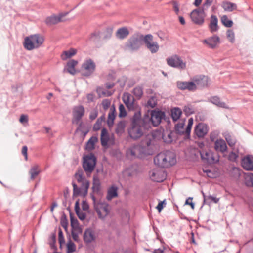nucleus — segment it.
<instances>
[{
	"label": "nucleus",
	"mask_w": 253,
	"mask_h": 253,
	"mask_svg": "<svg viewBox=\"0 0 253 253\" xmlns=\"http://www.w3.org/2000/svg\"><path fill=\"white\" fill-rule=\"evenodd\" d=\"M154 162L155 165L160 167H169L176 163L175 155L171 151H163L155 156Z\"/></svg>",
	"instance_id": "obj_2"
},
{
	"label": "nucleus",
	"mask_w": 253,
	"mask_h": 253,
	"mask_svg": "<svg viewBox=\"0 0 253 253\" xmlns=\"http://www.w3.org/2000/svg\"><path fill=\"white\" fill-rule=\"evenodd\" d=\"M226 36L228 41L233 43L235 42V34L231 29H228L226 32Z\"/></svg>",
	"instance_id": "obj_44"
},
{
	"label": "nucleus",
	"mask_w": 253,
	"mask_h": 253,
	"mask_svg": "<svg viewBox=\"0 0 253 253\" xmlns=\"http://www.w3.org/2000/svg\"><path fill=\"white\" fill-rule=\"evenodd\" d=\"M185 120H180L175 126V131L179 134L185 133V130L184 129Z\"/></svg>",
	"instance_id": "obj_39"
},
{
	"label": "nucleus",
	"mask_w": 253,
	"mask_h": 253,
	"mask_svg": "<svg viewBox=\"0 0 253 253\" xmlns=\"http://www.w3.org/2000/svg\"><path fill=\"white\" fill-rule=\"evenodd\" d=\"M19 121L23 124L24 123H27L28 122V116L24 114L21 115L19 119Z\"/></svg>",
	"instance_id": "obj_59"
},
{
	"label": "nucleus",
	"mask_w": 253,
	"mask_h": 253,
	"mask_svg": "<svg viewBox=\"0 0 253 253\" xmlns=\"http://www.w3.org/2000/svg\"><path fill=\"white\" fill-rule=\"evenodd\" d=\"M166 177V174L163 169H154L150 174L151 179L158 182L163 181Z\"/></svg>",
	"instance_id": "obj_16"
},
{
	"label": "nucleus",
	"mask_w": 253,
	"mask_h": 253,
	"mask_svg": "<svg viewBox=\"0 0 253 253\" xmlns=\"http://www.w3.org/2000/svg\"><path fill=\"white\" fill-rule=\"evenodd\" d=\"M143 35L137 34L131 37L125 45V49L130 51L137 50L141 46L143 41Z\"/></svg>",
	"instance_id": "obj_6"
},
{
	"label": "nucleus",
	"mask_w": 253,
	"mask_h": 253,
	"mask_svg": "<svg viewBox=\"0 0 253 253\" xmlns=\"http://www.w3.org/2000/svg\"><path fill=\"white\" fill-rule=\"evenodd\" d=\"M219 135L218 132L216 131H212L210 134V140L212 142H215V141L218 139Z\"/></svg>",
	"instance_id": "obj_56"
},
{
	"label": "nucleus",
	"mask_w": 253,
	"mask_h": 253,
	"mask_svg": "<svg viewBox=\"0 0 253 253\" xmlns=\"http://www.w3.org/2000/svg\"><path fill=\"white\" fill-rule=\"evenodd\" d=\"M214 148L216 151L223 153L226 151L227 147L225 141L222 139H219L215 141Z\"/></svg>",
	"instance_id": "obj_24"
},
{
	"label": "nucleus",
	"mask_w": 253,
	"mask_h": 253,
	"mask_svg": "<svg viewBox=\"0 0 253 253\" xmlns=\"http://www.w3.org/2000/svg\"><path fill=\"white\" fill-rule=\"evenodd\" d=\"M27 147L26 146H24L22 147V154L24 156L25 159L27 160L28 155H27Z\"/></svg>",
	"instance_id": "obj_63"
},
{
	"label": "nucleus",
	"mask_w": 253,
	"mask_h": 253,
	"mask_svg": "<svg viewBox=\"0 0 253 253\" xmlns=\"http://www.w3.org/2000/svg\"><path fill=\"white\" fill-rule=\"evenodd\" d=\"M225 138L230 146L232 147L235 144V139L232 137L230 135L226 134L225 135Z\"/></svg>",
	"instance_id": "obj_47"
},
{
	"label": "nucleus",
	"mask_w": 253,
	"mask_h": 253,
	"mask_svg": "<svg viewBox=\"0 0 253 253\" xmlns=\"http://www.w3.org/2000/svg\"><path fill=\"white\" fill-rule=\"evenodd\" d=\"M184 112L187 115H189L194 113V110L189 106H185L184 109Z\"/></svg>",
	"instance_id": "obj_60"
},
{
	"label": "nucleus",
	"mask_w": 253,
	"mask_h": 253,
	"mask_svg": "<svg viewBox=\"0 0 253 253\" xmlns=\"http://www.w3.org/2000/svg\"><path fill=\"white\" fill-rule=\"evenodd\" d=\"M238 157V155L237 153L235 152H231L230 153L228 156V160L232 161L235 162Z\"/></svg>",
	"instance_id": "obj_57"
},
{
	"label": "nucleus",
	"mask_w": 253,
	"mask_h": 253,
	"mask_svg": "<svg viewBox=\"0 0 253 253\" xmlns=\"http://www.w3.org/2000/svg\"><path fill=\"white\" fill-rule=\"evenodd\" d=\"M190 17L194 23L202 25L204 22V12L203 10L194 9L191 12Z\"/></svg>",
	"instance_id": "obj_14"
},
{
	"label": "nucleus",
	"mask_w": 253,
	"mask_h": 253,
	"mask_svg": "<svg viewBox=\"0 0 253 253\" xmlns=\"http://www.w3.org/2000/svg\"><path fill=\"white\" fill-rule=\"evenodd\" d=\"M129 34V31L126 27H122L117 30L116 36L118 39H124Z\"/></svg>",
	"instance_id": "obj_32"
},
{
	"label": "nucleus",
	"mask_w": 253,
	"mask_h": 253,
	"mask_svg": "<svg viewBox=\"0 0 253 253\" xmlns=\"http://www.w3.org/2000/svg\"><path fill=\"white\" fill-rule=\"evenodd\" d=\"M192 81L195 85V90L207 86L208 85V78L205 76L195 77Z\"/></svg>",
	"instance_id": "obj_18"
},
{
	"label": "nucleus",
	"mask_w": 253,
	"mask_h": 253,
	"mask_svg": "<svg viewBox=\"0 0 253 253\" xmlns=\"http://www.w3.org/2000/svg\"><path fill=\"white\" fill-rule=\"evenodd\" d=\"M98 115V110L97 108H95L93 109L92 111H91L90 115H89V118L91 120H94Z\"/></svg>",
	"instance_id": "obj_58"
},
{
	"label": "nucleus",
	"mask_w": 253,
	"mask_h": 253,
	"mask_svg": "<svg viewBox=\"0 0 253 253\" xmlns=\"http://www.w3.org/2000/svg\"><path fill=\"white\" fill-rule=\"evenodd\" d=\"M39 172L40 170L38 166L35 165L32 167L30 170L31 179H34L38 175Z\"/></svg>",
	"instance_id": "obj_43"
},
{
	"label": "nucleus",
	"mask_w": 253,
	"mask_h": 253,
	"mask_svg": "<svg viewBox=\"0 0 253 253\" xmlns=\"http://www.w3.org/2000/svg\"><path fill=\"white\" fill-rule=\"evenodd\" d=\"M133 93L137 98H140L143 94V89L140 86H137L133 89Z\"/></svg>",
	"instance_id": "obj_46"
},
{
	"label": "nucleus",
	"mask_w": 253,
	"mask_h": 253,
	"mask_svg": "<svg viewBox=\"0 0 253 253\" xmlns=\"http://www.w3.org/2000/svg\"><path fill=\"white\" fill-rule=\"evenodd\" d=\"M143 42L146 47L151 53H155L159 50V45L156 41L153 40V36L151 34L143 36Z\"/></svg>",
	"instance_id": "obj_10"
},
{
	"label": "nucleus",
	"mask_w": 253,
	"mask_h": 253,
	"mask_svg": "<svg viewBox=\"0 0 253 253\" xmlns=\"http://www.w3.org/2000/svg\"><path fill=\"white\" fill-rule=\"evenodd\" d=\"M96 159L94 155L90 154L84 157L83 167L87 173H91L94 169Z\"/></svg>",
	"instance_id": "obj_8"
},
{
	"label": "nucleus",
	"mask_w": 253,
	"mask_h": 253,
	"mask_svg": "<svg viewBox=\"0 0 253 253\" xmlns=\"http://www.w3.org/2000/svg\"><path fill=\"white\" fill-rule=\"evenodd\" d=\"M193 118H190L188 119V125L186 127V128L185 129V134H187V135H189L190 134V131H191V127H192V126L193 125Z\"/></svg>",
	"instance_id": "obj_53"
},
{
	"label": "nucleus",
	"mask_w": 253,
	"mask_h": 253,
	"mask_svg": "<svg viewBox=\"0 0 253 253\" xmlns=\"http://www.w3.org/2000/svg\"><path fill=\"white\" fill-rule=\"evenodd\" d=\"M221 7L225 11L228 12H232L237 8V6L236 4L227 1L222 2Z\"/></svg>",
	"instance_id": "obj_31"
},
{
	"label": "nucleus",
	"mask_w": 253,
	"mask_h": 253,
	"mask_svg": "<svg viewBox=\"0 0 253 253\" xmlns=\"http://www.w3.org/2000/svg\"><path fill=\"white\" fill-rule=\"evenodd\" d=\"M221 22L226 27H231L233 25V22L230 20L226 15H223L221 17Z\"/></svg>",
	"instance_id": "obj_42"
},
{
	"label": "nucleus",
	"mask_w": 253,
	"mask_h": 253,
	"mask_svg": "<svg viewBox=\"0 0 253 253\" xmlns=\"http://www.w3.org/2000/svg\"><path fill=\"white\" fill-rule=\"evenodd\" d=\"M122 99L124 103L126 104L128 109L132 110L134 109V99L130 93L128 92L124 93L123 95Z\"/></svg>",
	"instance_id": "obj_22"
},
{
	"label": "nucleus",
	"mask_w": 253,
	"mask_h": 253,
	"mask_svg": "<svg viewBox=\"0 0 253 253\" xmlns=\"http://www.w3.org/2000/svg\"><path fill=\"white\" fill-rule=\"evenodd\" d=\"M77 53V50L74 48H70L69 50L64 51L61 55V58L63 60H66L74 56Z\"/></svg>",
	"instance_id": "obj_34"
},
{
	"label": "nucleus",
	"mask_w": 253,
	"mask_h": 253,
	"mask_svg": "<svg viewBox=\"0 0 253 253\" xmlns=\"http://www.w3.org/2000/svg\"><path fill=\"white\" fill-rule=\"evenodd\" d=\"M96 238L94 232L91 229H86L84 235V240L86 243H89L95 240Z\"/></svg>",
	"instance_id": "obj_26"
},
{
	"label": "nucleus",
	"mask_w": 253,
	"mask_h": 253,
	"mask_svg": "<svg viewBox=\"0 0 253 253\" xmlns=\"http://www.w3.org/2000/svg\"><path fill=\"white\" fill-rule=\"evenodd\" d=\"M182 115L181 110L175 107L171 110V116L173 121H177Z\"/></svg>",
	"instance_id": "obj_37"
},
{
	"label": "nucleus",
	"mask_w": 253,
	"mask_h": 253,
	"mask_svg": "<svg viewBox=\"0 0 253 253\" xmlns=\"http://www.w3.org/2000/svg\"><path fill=\"white\" fill-rule=\"evenodd\" d=\"M149 127L147 124H132L128 130V135L131 139L137 140L143 135L144 129Z\"/></svg>",
	"instance_id": "obj_5"
},
{
	"label": "nucleus",
	"mask_w": 253,
	"mask_h": 253,
	"mask_svg": "<svg viewBox=\"0 0 253 253\" xmlns=\"http://www.w3.org/2000/svg\"><path fill=\"white\" fill-rule=\"evenodd\" d=\"M126 123L124 121L119 122L116 128V132L119 135H121L125 131Z\"/></svg>",
	"instance_id": "obj_38"
},
{
	"label": "nucleus",
	"mask_w": 253,
	"mask_h": 253,
	"mask_svg": "<svg viewBox=\"0 0 253 253\" xmlns=\"http://www.w3.org/2000/svg\"><path fill=\"white\" fill-rule=\"evenodd\" d=\"M132 124H147L146 118L141 119V113L140 111L136 112L133 117Z\"/></svg>",
	"instance_id": "obj_33"
},
{
	"label": "nucleus",
	"mask_w": 253,
	"mask_h": 253,
	"mask_svg": "<svg viewBox=\"0 0 253 253\" xmlns=\"http://www.w3.org/2000/svg\"><path fill=\"white\" fill-rule=\"evenodd\" d=\"M67 14V13H60L57 15H53L48 17L45 22L48 25H54L63 21V18Z\"/></svg>",
	"instance_id": "obj_21"
},
{
	"label": "nucleus",
	"mask_w": 253,
	"mask_h": 253,
	"mask_svg": "<svg viewBox=\"0 0 253 253\" xmlns=\"http://www.w3.org/2000/svg\"><path fill=\"white\" fill-rule=\"evenodd\" d=\"M95 67L94 61L91 59H87L83 63L81 71L84 76H89L95 71Z\"/></svg>",
	"instance_id": "obj_11"
},
{
	"label": "nucleus",
	"mask_w": 253,
	"mask_h": 253,
	"mask_svg": "<svg viewBox=\"0 0 253 253\" xmlns=\"http://www.w3.org/2000/svg\"><path fill=\"white\" fill-rule=\"evenodd\" d=\"M162 138L165 142L169 143L172 141V133L165 132L163 134Z\"/></svg>",
	"instance_id": "obj_45"
},
{
	"label": "nucleus",
	"mask_w": 253,
	"mask_h": 253,
	"mask_svg": "<svg viewBox=\"0 0 253 253\" xmlns=\"http://www.w3.org/2000/svg\"><path fill=\"white\" fill-rule=\"evenodd\" d=\"M201 159L209 164H214L219 161V157L215 156L210 150H202L200 152Z\"/></svg>",
	"instance_id": "obj_12"
},
{
	"label": "nucleus",
	"mask_w": 253,
	"mask_h": 253,
	"mask_svg": "<svg viewBox=\"0 0 253 253\" xmlns=\"http://www.w3.org/2000/svg\"><path fill=\"white\" fill-rule=\"evenodd\" d=\"M94 208L98 217L102 220L105 219L110 212L109 205L106 203L100 202L95 204Z\"/></svg>",
	"instance_id": "obj_9"
},
{
	"label": "nucleus",
	"mask_w": 253,
	"mask_h": 253,
	"mask_svg": "<svg viewBox=\"0 0 253 253\" xmlns=\"http://www.w3.org/2000/svg\"><path fill=\"white\" fill-rule=\"evenodd\" d=\"M164 116V113L160 111H153L151 113L150 119L146 118L147 124L150 126L151 123L154 126H158L161 122L162 118Z\"/></svg>",
	"instance_id": "obj_13"
},
{
	"label": "nucleus",
	"mask_w": 253,
	"mask_h": 253,
	"mask_svg": "<svg viewBox=\"0 0 253 253\" xmlns=\"http://www.w3.org/2000/svg\"><path fill=\"white\" fill-rule=\"evenodd\" d=\"M151 140L148 136L141 141L138 145H134L126 151V156L129 158L139 157L141 154H150V147Z\"/></svg>",
	"instance_id": "obj_1"
},
{
	"label": "nucleus",
	"mask_w": 253,
	"mask_h": 253,
	"mask_svg": "<svg viewBox=\"0 0 253 253\" xmlns=\"http://www.w3.org/2000/svg\"><path fill=\"white\" fill-rule=\"evenodd\" d=\"M111 102V100L109 99H105L102 100L101 105L104 110H107L110 107Z\"/></svg>",
	"instance_id": "obj_51"
},
{
	"label": "nucleus",
	"mask_w": 253,
	"mask_h": 253,
	"mask_svg": "<svg viewBox=\"0 0 253 253\" xmlns=\"http://www.w3.org/2000/svg\"><path fill=\"white\" fill-rule=\"evenodd\" d=\"M58 240L59 242L61 244L64 242V236L62 231L60 230L58 233Z\"/></svg>",
	"instance_id": "obj_62"
},
{
	"label": "nucleus",
	"mask_w": 253,
	"mask_h": 253,
	"mask_svg": "<svg viewBox=\"0 0 253 253\" xmlns=\"http://www.w3.org/2000/svg\"><path fill=\"white\" fill-rule=\"evenodd\" d=\"M157 104V99L155 97L152 96L151 97L147 102L148 106L151 107V108H154Z\"/></svg>",
	"instance_id": "obj_55"
},
{
	"label": "nucleus",
	"mask_w": 253,
	"mask_h": 253,
	"mask_svg": "<svg viewBox=\"0 0 253 253\" xmlns=\"http://www.w3.org/2000/svg\"><path fill=\"white\" fill-rule=\"evenodd\" d=\"M209 101L215 105L223 108H228L226 103L224 102L221 101L220 98L216 96H212L208 99Z\"/></svg>",
	"instance_id": "obj_29"
},
{
	"label": "nucleus",
	"mask_w": 253,
	"mask_h": 253,
	"mask_svg": "<svg viewBox=\"0 0 253 253\" xmlns=\"http://www.w3.org/2000/svg\"><path fill=\"white\" fill-rule=\"evenodd\" d=\"M121 216L123 221L125 223L127 222L129 220V215L128 212L126 211H122Z\"/></svg>",
	"instance_id": "obj_50"
},
{
	"label": "nucleus",
	"mask_w": 253,
	"mask_h": 253,
	"mask_svg": "<svg viewBox=\"0 0 253 253\" xmlns=\"http://www.w3.org/2000/svg\"><path fill=\"white\" fill-rule=\"evenodd\" d=\"M118 196V188L115 185L109 187L107 191L106 198L108 200H111L113 198Z\"/></svg>",
	"instance_id": "obj_30"
},
{
	"label": "nucleus",
	"mask_w": 253,
	"mask_h": 253,
	"mask_svg": "<svg viewBox=\"0 0 253 253\" xmlns=\"http://www.w3.org/2000/svg\"><path fill=\"white\" fill-rule=\"evenodd\" d=\"M67 253H71L75 251L76 250V246L74 243L72 242H69L68 243L67 245Z\"/></svg>",
	"instance_id": "obj_52"
},
{
	"label": "nucleus",
	"mask_w": 253,
	"mask_h": 253,
	"mask_svg": "<svg viewBox=\"0 0 253 253\" xmlns=\"http://www.w3.org/2000/svg\"><path fill=\"white\" fill-rule=\"evenodd\" d=\"M97 138L95 136L91 137L86 145V149L88 150H91L94 148V144L97 141Z\"/></svg>",
	"instance_id": "obj_40"
},
{
	"label": "nucleus",
	"mask_w": 253,
	"mask_h": 253,
	"mask_svg": "<svg viewBox=\"0 0 253 253\" xmlns=\"http://www.w3.org/2000/svg\"><path fill=\"white\" fill-rule=\"evenodd\" d=\"M110 141V138L107 129L103 128L101 130V143L103 147H107Z\"/></svg>",
	"instance_id": "obj_27"
},
{
	"label": "nucleus",
	"mask_w": 253,
	"mask_h": 253,
	"mask_svg": "<svg viewBox=\"0 0 253 253\" xmlns=\"http://www.w3.org/2000/svg\"><path fill=\"white\" fill-rule=\"evenodd\" d=\"M44 38L40 34H34L26 37L23 42L24 48L28 50H32L41 47L43 43Z\"/></svg>",
	"instance_id": "obj_3"
},
{
	"label": "nucleus",
	"mask_w": 253,
	"mask_h": 253,
	"mask_svg": "<svg viewBox=\"0 0 253 253\" xmlns=\"http://www.w3.org/2000/svg\"><path fill=\"white\" fill-rule=\"evenodd\" d=\"M167 64L171 67L180 70H184L186 67V63L181 58L176 55H172L166 59Z\"/></svg>",
	"instance_id": "obj_7"
},
{
	"label": "nucleus",
	"mask_w": 253,
	"mask_h": 253,
	"mask_svg": "<svg viewBox=\"0 0 253 253\" xmlns=\"http://www.w3.org/2000/svg\"><path fill=\"white\" fill-rule=\"evenodd\" d=\"M119 116L120 117H124L126 115V112L124 106L121 104L119 106Z\"/></svg>",
	"instance_id": "obj_54"
},
{
	"label": "nucleus",
	"mask_w": 253,
	"mask_h": 253,
	"mask_svg": "<svg viewBox=\"0 0 253 253\" xmlns=\"http://www.w3.org/2000/svg\"><path fill=\"white\" fill-rule=\"evenodd\" d=\"M115 108L113 105L110 108V111L108 114L107 119V124L109 126H112L114 124V121L115 118Z\"/></svg>",
	"instance_id": "obj_35"
},
{
	"label": "nucleus",
	"mask_w": 253,
	"mask_h": 253,
	"mask_svg": "<svg viewBox=\"0 0 253 253\" xmlns=\"http://www.w3.org/2000/svg\"><path fill=\"white\" fill-rule=\"evenodd\" d=\"M173 7V11L176 15H178L180 12L179 6L180 4L179 2L177 1H172L170 2Z\"/></svg>",
	"instance_id": "obj_48"
},
{
	"label": "nucleus",
	"mask_w": 253,
	"mask_h": 253,
	"mask_svg": "<svg viewBox=\"0 0 253 253\" xmlns=\"http://www.w3.org/2000/svg\"><path fill=\"white\" fill-rule=\"evenodd\" d=\"M166 203H165V201L164 200L163 201H160L158 205L156 207L157 209L158 210L159 212H160L164 208V205H166Z\"/></svg>",
	"instance_id": "obj_61"
},
{
	"label": "nucleus",
	"mask_w": 253,
	"mask_h": 253,
	"mask_svg": "<svg viewBox=\"0 0 253 253\" xmlns=\"http://www.w3.org/2000/svg\"><path fill=\"white\" fill-rule=\"evenodd\" d=\"M96 92L99 97L110 96L114 93V91L106 90L105 88L101 87H98L96 89Z\"/></svg>",
	"instance_id": "obj_36"
},
{
	"label": "nucleus",
	"mask_w": 253,
	"mask_h": 253,
	"mask_svg": "<svg viewBox=\"0 0 253 253\" xmlns=\"http://www.w3.org/2000/svg\"><path fill=\"white\" fill-rule=\"evenodd\" d=\"M243 168L247 170L253 169V157L251 155H247L244 157L241 162Z\"/></svg>",
	"instance_id": "obj_20"
},
{
	"label": "nucleus",
	"mask_w": 253,
	"mask_h": 253,
	"mask_svg": "<svg viewBox=\"0 0 253 253\" xmlns=\"http://www.w3.org/2000/svg\"><path fill=\"white\" fill-rule=\"evenodd\" d=\"M202 42L206 44L209 47L213 49L216 48L220 43V38L217 35H214L204 40Z\"/></svg>",
	"instance_id": "obj_17"
},
{
	"label": "nucleus",
	"mask_w": 253,
	"mask_h": 253,
	"mask_svg": "<svg viewBox=\"0 0 253 253\" xmlns=\"http://www.w3.org/2000/svg\"><path fill=\"white\" fill-rule=\"evenodd\" d=\"M209 28L211 33H215L218 30V19L216 16L214 15L211 16Z\"/></svg>",
	"instance_id": "obj_25"
},
{
	"label": "nucleus",
	"mask_w": 253,
	"mask_h": 253,
	"mask_svg": "<svg viewBox=\"0 0 253 253\" xmlns=\"http://www.w3.org/2000/svg\"><path fill=\"white\" fill-rule=\"evenodd\" d=\"M75 210H76V213L77 214V215L78 216V217L81 220H84L85 218L86 215L84 213L79 212V208H78V202H76Z\"/></svg>",
	"instance_id": "obj_49"
},
{
	"label": "nucleus",
	"mask_w": 253,
	"mask_h": 253,
	"mask_svg": "<svg viewBox=\"0 0 253 253\" xmlns=\"http://www.w3.org/2000/svg\"><path fill=\"white\" fill-rule=\"evenodd\" d=\"M75 178L81 185V186L78 187L74 182H72L74 194L76 195H79L81 193L82 191H83L85 194H86L89 183L83 176V171L82 170H78L75 174Z\"/></svg>",
	"instance_id": "obj_4"
},
{
	"label": "nucleus",
	"mask_w": 253,
	"mask_h": 253,
	"mask_svg": "<svg viewBox=\"0 0 253 253\" xmlns=\"http://www.w3.org/2000/svg\"><path fill=\"white\" fill-rule=\"evenodd\" d=\"M78 62L77 61L75 60H70L67 64L65 68L68 73L72 75H74L76 73L75 69V66L78 64Z\"/></svg>",
	"instance_id": "obj_28"
},
{
	"label": "nucleus",
	"mask_w": 253,
	"mask_h": 253,
	"mask_svg": "<svg viewBox=\"0 0 253 253\" xmlns=\"http://www.w3.org/2000/svg\"><path fill=\"white\" fill-rule=\"evenodd\" d=\"M208 131V126L204 124L199 123L195 128V133L198 137H203Z\"/></svg>",
	"instance_id": "obj_23"
},
{
	"label": "nucleus",
	"mask_w": 253,
	"mask_h": 253,
	"mask_svg": "<svg viewBox=\"0 0 253 253\" xmlns=\"http://www.w3.org/2000/svg\"><path fill=\"white\" fill-rule=\"evenodd\" d=\"M100 188V182L97 176L93 177L92 189L94 192H98Z\"/></svg>",
	"instance_id": "obj_41"
},
{
	"label": "nucleus",
	"mask_w": 253,
	"mask_h": 253,
	"mask_svg": "<svg viewBox=\"0 0 253 253\" xmlns=\"http://www.w3.org/2000/svg\"><path fill=\"white\" fill-rule=\"evenodd\" d=\"M84 108L82 106H75L73 109L72 123L78 125L84 114Z\"/></svg>",
	"instance_id": "obj_15"
},
{
	"label": "nucleus",
	"mask_w": 253,
	"mask_h": 253,
	"mask_svg": "<svg viewBox=\"0 0 253 253\" xmlns=\"http://www.w3.org/2000/svg\"><path fill=\"white\" fill-rule=\"evenodd\" d=\"M177 86L181 90H188L191 91H195V85L193 81L190 82H177Z\"/></svg>",
	"instance_id": "obj_19"
},
{
	"label": "nucleus",
	"mask_w": 253,
	"mask_h": 253,
	"mask_svg": "<svg viewBox=\"0 0 253 253\" xmlns=\"http://www.w3.org/2000/svg\"><path fill=\"white\" fill-rule=\"evenodd\" d=\"M192 198L189 197L186 200L185 204L189 205L192 209H194V204L192 202Z\"/></svg>",
	"instance_id": "obj_64"
}]
</instances>
